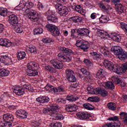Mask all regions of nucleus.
Masks as SVG:
<instances>
[{
  "instance_id": "31",
  "label": "nucleus",
  "mask_w": 127,
  "mask_h": 127,
  "mask_svg": "<svg viewBox=\"0 0 127 127\" xmlns=\"http://www.w3.org/2000/svg\"><path fill=\"white\" fill-rule=\"evenodd\" d=\"M66 100L69 102H74L79 99V97L76 96V95H67L66 98Z\"/></svg>"
},
{
  "instance_id": "40",
  "label": "nucleus",
  "mask_w": 127,
  "mask_h": 127,
  "mask_svg": "<svg viewBox=\"0 0 127 127\" xmlns=\"http://www.w3.org/2000/svg\"><path fill=\"white\" fill-rule=\"evenodd\" d=\"M66 79L67 81L71 82V83H75V82L77 81V78H76V77L75 76V73L71 75H69V76L66 77Z\"/></svg>"
},
{
  "instance_id": "1",
  "label": "nucleus",
  "mask_w": 127,
  "mask_h": 127,
  "mask_svg": "<svg viewBox=\"0 0 127 127\" xmlns=\"http://www.w3.org/2000/svg\"><path fill=\"white\" fill-rule=\"evenodd\" d=\"M34 4L32 2L27 1L24 5V8H25L26 17L32 20V21H37L39 19V15L36 14V11L30 8H32Z\"/></svg>"
},
{
  "instance_id": "2",
  "label": "nucleus",
  "mask_w": 127,
  "mask_h": 127,
  "mask_svg": "<svg viewBox=\"0 0 127 127\" xmlns=\"http://www.w3.org/2000/svg\"><path fill=\"white\" fill-rule=\"evenodd\" d=\"M62 52L60 53L58 56L60 59H61L63 62H71L72 61V57L69 54H73V51L72 50L65 47L61 48Z\"/></svg>"
},
{
  "instance_id": "8",
  "label": "nucleus",
  "mask_w": 127,
  "mask_h": 127,
  "mask_svg": "<svg viewBox=\"0 0 127 127\" xmlns=\"http://www.w3.org/2000/svg\"><path fill=\"white\" fill-rule=\"evenodd\" d=\"M50 108H44L43 110V113H44L45 115H49L50 116L53 115V113H54L55 110H58L59 109V106L56 103L52 104L51 105Z\"/></svg>"
},
{
  "instance_id": "4",
  "label": "nucleus",
  "mask_w": 127,
  "mask_h": 127,
  "mask_svg": "<svg viewBox=\"0 0 127 127\" xmlns=\"http://www.w3.org/2000/svg\"><path fill=\"white\" fill-rule=\"evenodd\" d=\"M111 51L113 52L115 55H117L120 60H126L127 58V52L124 51L123 49L120 46H113L111 48Z\"/></svg>"
},
{
  "instance_id": "30",
  "label": "nucleus",
  "mask_w": 127,
  "mask_h": 127,
  "mask_svg": "<svg viewBox=\"0 0 127 127\" xmlns=\"http://www.w3.org/2000/svg\"><path fill=\"white\" fill-rule=\"evenodd\" d=\"M99 20L101 23H106V22L110 20V18L106 15H102L99 18Z\"/></svg>"
},
{
  "instance_id": "16",
  "label": "nucleus",
  "mask_w": 127,
  "mask_h": 127,
  "mask_svg": "<svg viewBox=\"0 0 127 127\" xmlns=\"http://www.w3.org/2000/svg\"><path fill=\"white\" fill-rule=\"evenodd\" d=\"M111 71H113L115 73H117L119 75H121L123 73V64L122 66H120L118 64H113Z\"/></svg>"
},
{
  "instance_id": "32",
  "label": "nucleus",
  "mask_w": 127,
  "mask_h": 127,
  "mask_svg": "<svg viewBox=\"0 0 127 127\" xmlns=\"http://www.w3.org/2000/svg\"><path fill=\"white\" fill-rule=\"evenodd\" d=\"M105 74V70L103 69H100L98 70L97 74H96V78H98L99 79H103L105 76L104 75Z\"/></svg>"
},
{
  "instance_id": "13",
  "label": "nucleus",
  "mask_w": 127,
  "mask_h": 127,
  "mask_svg": "<svg viewBox=\"0 0 127 127\" xmlns=\"http://www.w3.org/2000/svg\"><path fill=\"white\" fill-rule=\"evenodd\" d=\"M9 23L12 27L16 26L18 24V19L15 14H11L9 16Z\"/></svg>"
},
{
  "instance_id": "58",
  "label": "nucleus",
  "mask_w": 127,
  "mask_h": 127,
  "mask_svg": "<svg viewBox=\"0 0 127 127\" xmlns=\"http://www.w3.org/2000/svg\"><path fill=\"white\" fill-rule=\"evenodd\" d=\"M92 56H95L96 59H100V58L101 57L100 55L98 54V53L96 52L92 53Z\"/></svg>"
},
{
  "instance_id": "47",
  "label": "nucleus",
  "mask_w": 127,
  "mask_h": 127,
  "mask_svg": "<svg viewBox=\"0 0 127 127\" xmlns=\"http://www.w3.org/2000/svg\"><path fill=\"white\" fill-rule=\"evenodd\" d=\"M43 33V29L41 27L36 28L34 30V34H41Z\"/></svg>"
},
{
  "instance_id": "18",
  "label": "nucleus",
  "mask_w": 127,
  "mask_h": 127,
  "mask_svg": "<svg viewBox=\"0 0 127 127\" xmlns=\"http://www.w3.org/2000/svg\"><path fill=\"white\" fill-rule=\"evenodd\" d=\"M16 115L21 119H26V118H27L28 114L26 111L23 110H20L16 111Z\"/></svg>"
},
{
  "instance_id": "9",
  "label": "nucleus",
  "mask_w": 127,
  "mask_h": 127,
  "mask_svg": "<svg viewBox=\"0 0 127 127\" xmlns=\"http://www.w3.org/2000/svg\"><path fill=\"white\" fill-rule=\"evenodd\" d=\"M76 46L83 50L84 52H87V51H88V49H89V44H88L87 41L83 40L77 41Z\"/></svg>"
},
{
  "instance_id": "63",
  "label": "nucleus",
  "mask_w": 127,
  "mask_h": 127,
  "mask_svg": "<svg viewBox=\"0 0 127 127\" xmlns=\"http://www.w3.org/2000/svg\"><path fill=\"white\" fill-rule=\"evenodd\" d=\"M100 101V98L98 96L93 97V103L99 102Z\"/></svg>"
},
{
  "instance_id": "20",
  "label": "nucleus",
  "mask_w": 127,
  "mask_h": 127,
  "mask_svg": "<svg viewBox=\"0 0 127 127\" xmlns=\"http://www.w3.org/2000/svg\"><path fill=\"white\" fill-rule=\"evenodd\" d=\"M65 110L68 113H72L77 111V105L75 104H68L65 106Z\"/></svg>"
},
{
  "instance_id": "41",
  "label": "nucleus",
  "mask_w": 127,
  "mask_h": 127,
  "mask_svg": "<svg viewBox=\"0 0 127 127\" xmlns=\"http://www.w3.org/2000/svg\"><path fill=\"white\" fill-rule=\"evenodd\" d=\"M0 15L1 16H6L7 15V9L4 7H0Z\"/></svg>"
},
{
  "instance_id": "39",
  "label": "nucleus",
  "mask_w": 127,
  "mask_h": 127,
  "mask_svg": "<svg viewBox=\"0 0 127 127\" xmlns=\"http://www.w3.org/2000/svg\"><path fill=\"white\" fill-rule=\"evenodd\" d=\"M98 94H100L102 97H107L108 96L109 92L107 91L105 89H103L99 87V91L98 92Z\"/></svg>"
},
{
  "instance_id": "24",
  "label": "nucleus",
  "mask_w": 127,
  "mask_h": 127,
  "mask_svg": "<svg viewBox=\"0 0 127 127\" xmlns=\"http://www.w3.org/2000/svg\"><path fill=\"white\" fill-rule=\"evenodd\" d=\"M121 125H122L121 121L118 120V121L114 122L113 124V123L107 124L103 126V127H121Z\"/></svg>"
},
{
  "instance_id": "22",
  "label": "nucleus",
  "mask_w": 127,
  "mask_h": 127,
  "mask_svg": "<svg viewBox=\"0 0 127 127\" xmlns=\"http://www.w3.org/2000/svg\"><path fill=\"white\" fill-rule=\"evenodd\" d=\"M87 89L89 94H91L92 95H98L99 92H100V87H97L95 89L92 86H89Z\"/></svg>"
},
{
  "instance_id": "42",
  "label": "nucleus",
  "mask_w": 127,
  "mask_h": 127,
  "mask_svg": "<svg viewBox=\"0 0 127 127\" xmlns=\"http://www.w3.org/2000/svg\"><path fill=\"white\" fill-rule=\"evenodd\" d=\"M25 56H26V54L23 51L19 52L17 55L18 59H19V60L24 59V58H25Z\"/></svg>"
},
{
  "instance_id": "34",
  "label": "nucleus",
  "mask_w": 127,
  "mask_h": 127,
  "mask_svg": "<svg viewBox=\"0 0 127 127\" xmlns=\"http://www.w3.org/2000/svg\"><path fill=\"white\" fill-rule=\"evenodd\" d=\"M9 75V71L6 69H0V77H6Z\"/></svg>"
},
{
  "instance_id": "17",
  "label": "nucleus",
  "mask_w": 127,
  "mask_h": 127,
  "mask_svg": "<svg viewBox=\"0 0 127 127\" xmlns=\"http://www.w3.org/2000/svg\"><path fill=\"white\" fill-rule=\"evenodd\" d=\"M11 44H12L11 42H10L9 40L7 39H0V45H1V46H4L5 47H10V46H11Z\"/></svg>"
},
{
  "instance_id": "43",
  "label": "nucleus",
  "mask_w": 127,
  "mask_h": 127,
  "mask_svg": "<svg viewBox=\"0 0 127 127\" xmlns=\"http://www.w3.org/2000/svg\"><path fill=\"white\" fill-rule=\"evenodd\" d=\"M46 89H47L49 91H51V92H54V93H56V87H54V86L50 85V84H47L46 87Z\"/></svg>"
},
{
  "instance_id": "49",
  "label": "nucleus",
  "mask_w": 127,
  "mask_h": 127,
  "mask_svg": "<svg viewBox=\"0 0 127 127\" xmlns=\"http://www.w3.org/2000/svg\"><path fill=\"white\" fill-rule=\"evenodd\" d=\"M29 51L31 52V53H34L37 51L36 47L34 46H31L29 48Z\"/></svg>"
},
{
  "instance_id": "37",
  "label": "nucleus",
  "mask_w": 127,
  "mask_h": 127,
  "mask_svg": "<svg viewBox=\"0 0 127 127\" xmlns=\"http://www.w3.org/2000/svg\"><path fill=\"white\" fill-rule=\"evenodd\" d=\"M107 107L109 110L116 111L117 110V105L114 102H110L107 104Z\"/></svg>"
},
{
  "instance_id": "12",
  "label": "nucleus",
  "mask_w": 127,
  "mask_h": 127,
  "mask_svg": "<svg viewBox=\"0 0 127 127\" xmlns=\"http://www.w3.org/2000/svg\"><path fill=\"white\" fill-rule=\"evenodd\" d=\"M0 61L1 63H3V64H4V65H11V64H12V60H11V59L9 58L7 54L1 56Z\"/></svg>"
},
{
  "instance_id": "61",
  "label": "nucleus",
  "mask_w": 127,
  "mask_h": 127,
  "mask_svg": "<svg viewBox=\"0 0 127 127\" xmlns=\"http://www.w3.org/2000/svg\"><path fill=\"white\" fill-rule=\"evenodd\" d=\"M72 2L70 3V4L71 5V8H75L76 6H77V5L76 4V3L73 2V0H70Z\"/></svg>"
},
{
  "instance_id": "6",
  "label": "nucleus",
  "mask_w": 127,
  "mask_h": 127,
  "mask_svg": "<svg viewBox=\"0 0 127 127\" xmlns=\"http://www.w3.org/2000/svg\"><path fill=\"white\" fill-rule=\"evenodd\" d=\"M3 119L4 123H2V126L3 127H10L12 125L11 122H13L14 118L12 115L6 114L3 115Z\"/></svg>"
},
{
  "instance_id": "10",
  "label": "nucleus",
  "mask_w": 127,
  "mask_h": 127,
  "mask_svg": "<svg viewBox=\"0 0 127 127\" xmlns=\"http://www.w3.org/2000/svg\"><path fill=\"white\" fill-rule=\"evenodd\" d=\"M55 8L61 16H65L67 15L68 12H69V10H68L67 7L64 6H58V5L55 7Z\"/></svg>"
},
{
  "instance_id": "21",
  "label": "nucleus",
  "mask_w": 127,
  "mask_h": 127,
  "mask_svg": "<svg viewBox=\"0 0 127 127\" xmlns=\"http://www.w3.org/2000/svg\"><path fill=\"white\" fill-rule=\"evenodd\" d=\"M58 110H59V109L54 110V113H53L52 117H54L55 120H56L57 121H58L59 120H64V116L62 114L58 113Z\"/></svg>"
},
{
  "instance_id": "56",
  "label": "nucleus",
  "mask_w": 127,
  "mask_h": 127,
  "mask_svg": "<svg viewBox=\"0 0 127 127\" xmlns=\"http://www.w3.org/2000/svg\"><path fill=\"white\" fill-rule=\"evenodd\" d=\"M37 7L39 10H42V9H43V8L44 7L42 3L40 2H38L37 4Z\"/></svg>"
},
{
  "instance_id": "25",
  "label": "nucleus",
  "mask_w": 127,
  "mask_h": 127,
  "mask_svg": "<svg viewBox=\"0 0 127 127\" xmlns=\"http://www.w3.org/2000/svg\"><path fill=\"white\" fill-rule=\"evenodd\" d=\"M104 65L107 69H109V70L112 71V69H113V67L114 66V64H113L112 62L109 61L108 60H105L104 62Z\"/></svg>"
},
{
  "instance_id": "64",
  "label": "nucleus",
  "mask_w": 127,
  "mask_h": 127,
  "mask_svg": "<svg viewBox=\"0 0 127 127\" xmlns=\"http://www.w3.org/2000/svg\"><path fill=\"white\" fill-rule=\"evenodd\" d=\"M56 102L57 103H63V102H65V100H64V99L58 98L57 99Z\"/></svg>"
},
{
  "instance_id": "5",
  "label": "nucleus",
  "mask_w": 127,
  "mask_h": 127,
  "mask_svg": "<svg viewBox=\"0 0 127 127\" xmlns=\"http://www.w3.org/2000/svg\"><path fill=\"white\" fill-rule=\"evenodd\" d=\"M71 37L72 38H76V33L79 36H88L90 33L89 29L85 28H78L75 29H71L70 31Z\"/></svg>"
},
{
  "instance_id": "50",
  "label": "nucleus",
  "mask_w": 127,
  "mask_h": 127,
  "mask_svg": "<svg viewBox=\"0 0 127 127\" xmlns=\"http://www.w3.org/2000/svg\"><path fill=\"white\" fill-rule=\"evenodd\" d=\"M45 70L46 71H49V72H53L54 68L50 65H46L45 66Z\"/></svg>"
},
{
  "instance_id": "15",
  "label": "nucleus",
  "mask_w": 127,
  "mask_h": 127,
  "mask_svg": "<svg viewBox=\"0 0 127 127\" xmlns=\"http://www.w3.org/2000/svg\"><path fill=\"white\" fill-rule=\"evenodd\" d=\"M77 118L79 120H86L87 119H90L91 115L87 112H78L76 114Z\"/></svg>"
},
{
  "instance_id": "27",
  "label": "nucleus",
  "mask_w": 127,
  "mask_h": 127,
  "mask_svg": "<svg viewBox=\"0 0 127 127\" xmlns=\"http://www.w3.org/2000/svg\"><path fill=\"white\" fill-rule=\"evenodd\" d=\"M14 29L17 33H22L23 32V27L20 23H18L16 26L13 27Z\"/></svg>"
},
{
  "instance_id": "52",
  "label": "nucleus",
  "mask_w": 127,
  "mask_h": 127,
  "mask_svg": "<svg viewBox=\"0 0 127 127\" xmlns=\"http://www.w3.org/2000/svg\"><path fill=\"white\" fill-rule=\"evenodd\" d=\"M51 127H62V125L61 124V123H53L51 125Z\"/></svg>"
},
{
  "instance_id": "55",
  "label": "nucleus",
  "mask_w": 127,
  "mask_h": 127,
  "mask_svg": "<svg viewBox=\"0 0 127 127\" xmlns=\"http://www.w3.org/2000/svg\"><path fill=\"white\" fill-rule=\"evenodd\" d=\"M81 72H82V73H83V75H85V76L88 75L89 72L87 70V69H86L85 68H82L80 69Z\"/></svg>"
},
{
  "instance_id": "19",
  "label": "nucleus",
  "mask_w": 127,
  "mask_h": 127,
  "mask_svg": "<svg viewBox=\"0 0 127 127\" xmlns=\"http://www.w3.org/2000/svg\"><path fill=\"white\" fill-rule=\"evenodd\" d=\"M49 101H50L49 97L46 96L40 97L36 99V101L38 102V103H40L41 105H43V104L45 103H48Z\"/></svg>"
},
{
  "instance_id": "48",
  "label": "nucleus",
  "mask_w": 127,
  "mask_h": 127,
  "mask_svg": "<svg viewBox=\"0 0 127 127\" xmlns=\"http://www.w3.org/2000/svg\"><path fill=\"white\" fill-rule=\"evenodd\" d=\"M63 92H65V88L64 86L61 85L59 86L58 88H56V93H61Z\"/></svg>"
},
{
  "instance_id": "57",
  "label": "nucleus",
  "mask_w": 127,
  "mask_h": 127,
  "mask_svg": "<svg viewBox=\"0 0 127 127\" xmlns=\"http://www.w3.org/2000/svg\"><path fill=\"white\" fill-rule=\"evenodd\" d=\"M83 62L85 64V65L92 64V62H91V61L89 60L88 59L84 60Z\"/></svg>"
},
{
  "instance_id": "45",
  "label": "nucleus",
  "mask_w": 127,
  "mask_h": 127,
  "mask_svg": "<svg viewBox=\"0 0 127 127\" xmlns=\"http://www.w3.org/2000/svg\"><path fill=\"white\" fill-rule=\"evenodd\" d=\"M75 74V73H74V71L73 70H72V69H67L65 70V77L66 78L69 77V76H71V75H73Z\"/></svg>"
},
{
  "instance_id": "62",
  "label": "nucleus",
  "mask_w": 127,
  "mask_h": 127,
  "mask_svg": "<svg viewBox=\"0 0 127 127\" xmlns=\"http://www.w3.org/2000/svg\"><path fill=\"white\" fill-rule=\"evenodd\" d=\"M87 80H93V76L89 72V74L86 75Z\"/></svg>"
},
{
  "instance_id": "14",
  "label": "nucleus",
  "mask_w": 127,
  "mask_h": 127,
  "mask_svg": "<svg viewBox=\"0 0 127 127\" xmlns=\"http://www.w3.org/2000/svg\"><path fill=\"white\" fill-rule=\"evenodd\" d=\"M50 62L51 64H52L53 66H54L56 69H62V68H63L62 62L57 59L52 60Z\"/></svg>"
},
{
  "instance_id": "11",
  "label": "nucleus",
  "mask_w": 127,
  "mask_h": 127,
  "mask_svg": "<svg viewBox=\"0 0 127 127\" xmlns=\"http://www.w3.org/2000/svg\"><path fill=\"white\" fill-rule=\"evenodd\" d=\"M47 19L48 23H55L58 21V18L53 12H48L47 14Z\"/></svg>"
},
{
  "instance_id": "44",
  "label": "nucleus",
  "mask_w": 127,
  "mask_h": 127,
  "mask_svg": "<svg viewBox=\"0 0 127 127\" xmlns=\"http://www.w3.org/2000/svg\"><path fill=\"white\" fill-rule=\"evenodd\" d=\"M71 19L73 22H81L82 21V17L79 16H75L71 17Z\"/></svg>"
},
{
  "instance_id": "51",
  "label": "nucleus",
  "mask_w": 127,
  "mask_h": 127,
  "mask_svg": "<svg viewBox=\"0 0 127 127\" xmlns=\"http://www.w3.org/2000/svg\"><path fill=\"white\" fill-rule=\"evenodd\" d=\"M107 120L108 121H113L114 122H118V121H119V117L115 116L113 117H110Z\"/></svg>"
},
{
  "instance_id": "54",
  "label": "nucleus",
  "mask_w": 127,
  "mask_h": 127,
  "mask_svg": "<svg viewBox=\"0 0 127 127\" xmlns=\"http://www.w3.org/2000/svg\"><path fill=\"white\" fill-rule=\"evenodd\" d=\"M120 115L121 120H124L127 117V113L126 112H122Z\"/></svg>"
},
{
  "instance_id": "38",
  "label": "nucleus",
  "mask_w": 127,
  "mask_h": 127,
  "mask_svg": "<svg viewBox=\"0 0 127 127\" xmlns=\"http://www.w3.org/2000/svg\"><path fill=\"white\" fill-rule=\"evenodd\" d=\"M66 3H67V0H57V3L55 4V7H56L57 5L63 6V4H66Z\"/></svg>"
},
{
  "instance_id": "46",
  "label": "nucleus",
  "mask_w": 127,
  "mask_h": 127,
  "mask_svg": "<svg viewBox=\"0 0 127 127\" xmlns=\"http://www.w3.org/2000/svg\"><path fill=\"white\" fill-rule=\"evenodd\" d=\"M83 107L86 110H89V111H92V110L94 109V106L91 105L90 103H85L83 104Z\"/></svg>"
},
{
  "instance_id": "36",
  "label": "nucleus",
  "mask_w": 127,
  "mask_h": 127,
  "mask_svg": "<svg viewBox=\"0 0 127 127\" xmlns=\"http://www.w3.org/2000/svg\"><path fill=\"white\" fill-rule=\"evenodd\" d=\"M21 85L22 86V88L23 90H28L29 92H32L31 89V85L30 84H26L21 83Z\"/></svg>"
},
{
  "instance_id": "35",
  "label": "nucleus",
  "mask_w": 127,
  "mask_h": 127,
  "mask_svg": "<svg viewBox=\"0 0 127 127\" xmlns=\"http://www.w3.org/2000/svg\"><path fill=\"white\" fill-rule=\"evenodd\" d=\"M105 85L106 89H109L110 90H114V89H115V85H114V83L111 81L105 82Z\"/></svg>"
},
{
  "instance_id": "59",
  "label": "nucleus",
  "mask_w": 127,
  "mask_h": 127,
  "mask_svg": "<svg viewBox=\"0 0 127 127\" xmlns=\"http://www.w3.org/2000/svg\"><path fill=\"white\" fill-rule=\"evenodd\" d=\"M4 30V25L3 24L0 23V33H2Z\"/></svg>"
},
{
  "instance_id": "29",
  "label": "nucleus",
  "mask_w": 127,
  "mask_h": 127,
  "mask_svg": "<svg viewBox=\"0 0 127 127\" xmlns=\"http://www.w3.org/2000/svg\"><path fill=\"white\" fill-rule=\"evenodd\" d=\"M97 35L101 38H105V36H108L109 34L106 32L105 31L101 29L97 30Z\"/></svg>"
},
{
  "instance_id": "33",
  "label": "nucleus",
  "mask_w": 127,
  "mask_h": 127,
  "mask_svg": "<svg viewBox=\"0 0 127 127\" xmlns=\"http://www.w3.org/2000/svg\"><path fill=\"white\" fill-rule=\"evenodd\" d=\"M112 39L114 41H116L117 42H121V40L122 39V37L117 33H114L112 35Z\"/></svg>"
},
{
  "instance_id": "3",
  "label": "nucleus",
  "mask_w": 127,
  "mask_h": 127,
  "mask_svg": "<svg viewBox=\"0 0 127 127\" xmlns=\"http://www.w3.org/2000/svg\"><path fill=\"white\" fill-rule=\"evenodd\" d=\"M38 64L35 62H30L27 65V69L29 70L27 72V76L28 77H35L38 75L37 69L39 67Z\"/></svg>"
},
{
  "instance_id": "26",
  "label": "nucleus",
  "mask_w": 127,
  "mask_h": 127,
  "mask_svg": "<svg viewBox=\"0 0 127 127\" xmlns=\"http://www.w3.org/2000/svg\"><path fill=\"white\" fill-rule=\"evenodd\" d=\"M116 9L119 12H121L123 13V12H125V6L123 5L121 3H117L115 4Z\"/></svg>"
},
{
  "instance_id": "23",
  "label": "nucleus",
  "mask_w": 127,
  "mask_h": 127,
  "mask_svg": "<svg viewBox=\"0 0 127 127\" xmlns=\"http://www.w3.org/2000/svg\"><path fill=\"white\" fill-rule=\"evenodd\" d=\"M25 91L23 89L22 87H15L13 90V92L18 96H22L24 94Z\"/></svg>"
},
{
  "instance_id": "60",
  "label": "nucleus",
  "mask_w": 127,
  "mask_h": 127,
  "mask_svg": "<svg viewBox=\"0 0 127 127\" xmlns=\"http://www.w3.org/2000/svg\"><path fill=\"white\" fill-rule=\"evenodd\" d=\"M42 41L44 43H50V42H51V40L49 38H44L42 40Z\"/></svg>"
},
{
  "instance_id": "53",
  "label": "nucleus",
  "mask_w": 127,
  "mask_h": 127,
  "mask_svg": "<svg viewBox=\"0 0 127 127\" xmlns=\"http://www.w3.org/2000/svg\"><path fill=\"white\" fill-rule=\"evenodd\" d=\"M74 9H75L77 12H79V13H81V12H82V8L81 7V5H77Z\"/></svg>"
},
{
  "instance_id": "28",
  "label": "nucleus",
  "mask_w": 127,
  "mask_h": 127,
  "mask_svg": "<svg viewBox=\"0 0 127 127\" xmlns=\"http://www.w3.org/2000/svg\"><path fill=\"white\" fill-rule=\"evenodd\" d=\"M100 53L103 54L104 56H105V57H107L110 54V51L108 48L105 47H101L100 49Z\"/></svg>"
},
{
  "instance_id": "7",
  "label": "nucleus",
  "mask_w": 127,
  "mask_h": 127,
  "mask_svg": "<svg viewBox=\"0 0 127 127\" xmlns=\"http://www.w3.org/2000/svg\"><path fill=\"white\" fill-rule=\"evenodd\" d=\"M46 28L50 32L53 36H59L60 35V31L58 27L51 24H47L46 26Z\"/></svg>"
}]
</instances>
